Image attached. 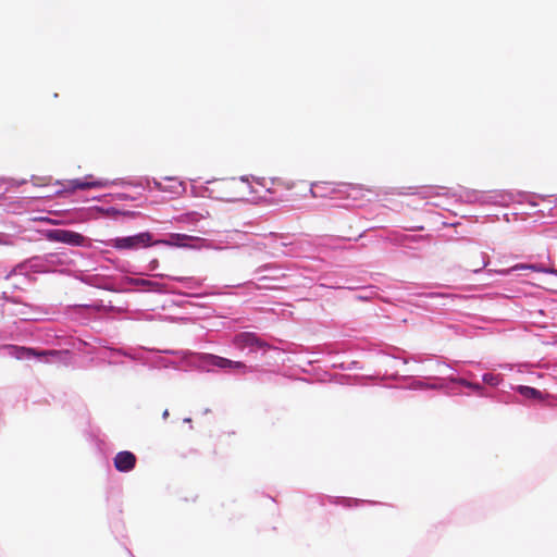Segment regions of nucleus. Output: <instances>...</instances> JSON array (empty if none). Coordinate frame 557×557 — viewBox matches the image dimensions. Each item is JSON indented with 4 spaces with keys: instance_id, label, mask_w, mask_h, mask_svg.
<instances>
[{
    "instance_id": "obj_7",
    "label": "nucleus",
    "mask_w": 557,
    "mask_h": 557,
    "mask_svg": "<svg viewBox=\"0 0 557 557\" xmlns=\"http://www.w3.org/2000/svg\"><path fill=\"white\" fill-rule=\"evenodd\" d=\"M342 187L344 189L341 191L345 193L347 197L352 198L355 200L363 197L364 193L371 191L369 188H366L359 184H343Z\"/></svg>"
},
{
    "instance_id": "obj_17",
    "label": "nucleus",
    "mask_w": 557,
    "mask_h": 557,
    "mask_svg": "<svg viewBox=\"0 0 557 557\" xmlns=\"http://www.w3.org/2000/svg\"><path fill=\"white\" fill-rule=\"evenodd\" d=\"M4 244V240L2 239V235L0 234V245Z\"/></svg>"
},
{
    "instance_id": "obj_14",
    "label": "nucleus",
    "mask_w": 557,
    "mask_h": 557,
    "mask_svg": "<svg viewBox=\"0 0 557 557\" xmlns=\"http://www.w3.org/2000/svg\"><path fill=\"white\" fill-rule=\"evenodd\" d=\"M24 351H25V354H26L27 356L35 355L34 350H33V349H30V348H28V349H24Z\"/></svg>"
},
{
    "instance_id": "obj_12",
    "label": "nucleus",
    "mask_w": 557,
    "mask_h": 557,
    "mask_svg": "<svg viewBox=\"0 0 557 557\" xmlns=\"http://www.w3.org/2000/svg\"><path fill=\"white\" fill-rule=\"evenodd\" d=\"M524 269H530V270H533V271L536 270L535 265H532V264L531 265H529V264H517V265H515L512 268V270H524Z\"/></svg>"
},
{
    "instance_id": "obj_8",
    "label": "nucleus",
    "mask_w": 557,
    "mask_h": 557,
    "mask_svg": "<svg viewBox=\"0 0 557 557\" xmlns=\"http://www.w3.org/2000/svg\"><path fill=\"white\" fill-rule=\"evenodd\" d=\"M517 389H518L519 394L525 398L536 399L540 401L544 400V395L542 394V392L534 387L520 385V386H518Z\"/></svg>"
},
{
    "instance_id": "obj_6",
    "label": "nucleus",
    "mask_w": 557,
    "mask_h": 557,
    "mask_svg": "<svg viewBox=\"0 0 557 557\" xmlns=\"http://www.w3.org/2000/svg\"><path fill=\"white\" fill-rule=\"evenodd\" d=\"M108 182L104 180H94L92 175H87L84 180H72L69 182V188L71 190L75 189H89V188H100L107 186Z\"/></svg>"
},
{
    "instance_id": "obj_3",
    "label": "nucleus",
    "mask_w": 557,
    "mask_h": 557,
    "mask_svg": "<svg viewBox=\"0 0 557 557\" xmlns=\"http://www.w3.org/2000/svg\"><path fill=\"white\" fill-rule=\"evenodd\" d=\"M234 345L238 349L251 348V349H265L268 344L259 338L255 333L243 332L237 334L233 341Z\"/></svg>"
},
{
    "instance_id": "obj_15",
    "label": "nucleus",
    "mask_w": 557,
    "mask_h": 557,
    "mask_svg": "<svg viewBox=\"0 0 557 557\" xmlns=\"http://www.w3.org/2000/svg\"><path fill=\"white\" fill-rule=\"evenodd\" d=\"M487 376H488L487 374H485V375H484V381H485V382L491 381V377H487Z\"/></svg>"
},
{
    "instance_id": "obj_16",
    "label": "nucleus",
    "mask_w": 557,
    "mask_h": 557,
    "mask_svg": "<svg viewBox=\"0 0 557 557\" xmlns=\"http://www.w3.org/2000/svg\"><path fill=\"white\" fill-rule=\"evenodd\" d=\"M487 376H488L487 374H485V375H484V381H485V382L491 381V377H487Z\"/></svg>"
},
{
    "instance_id": "obj_13",
    "label": "nucleus",
    "mask_w": 557,
    "mask_h": 557,
    "mask_svg": "<svg viewBox=\"0 0 557 557\" xmlns=\"http://www.w3.org/2000/svg\"><path fill=\"white\" fill-rule=\"evenodd\" d=\"M141 284L146 285V286H154L156 285V283H153L151 281H143Z\"/></svg>"
},
{
    "instance_id": "obj_5",
    "label": "nucleus",
    "mask_w": 557,
    "mask_h": 557,
    "mask_svg": "<svg viewBox=\"0 0 557 557\" xmlns=\"http://www.w3.org/2000/svg\"><path fill=\"white\" fill-rule=\"evenodd\" d=\"M114 467L120 472H128L135 468L136 456L127 450L120 451L114 457Z\"/></svg>"
},
{
    "instance_id": "obj_4",
    "label": "nucleus",
    "mask_w": 557,
    "mask_h": 557,
    "mask_svg": "<svg viewBox=\"0 0 557 557\" xmlns=\"http://www.w3.org/2000/svg\"><path fill=\"white\" fill-rule=\"evenodd\" d=\"M207 362L211 366L228 370L231 372L247 373L248 367L240 361H233L220 356L208 355Z\"/></svg>"
},
{
    "instance_id": "obj_11",
    "label": "nucleus",
    "mask_w": 557,
    "mask_h": 557,
    "mask_svg": "<svg viewBox=\"0 0 557 557\" xmlns=\"http://www.w3.org/2000/svg\"><path fill=\"white\" fill-rule=\"evenodd\" d=\"M413 388H424V387H429V388H437L436 385H428V384H424L423 382L421 381H417L412 384Z\"/></svg>"
},
{
    "instance_id": "obj_1",
    "label": "nucleus",
    "mask_w": 557,
    "mask_h": 557,
    "mask_svg": "<svg viewBox=\"0 0 557 557\" xmlns=\"http://www.w3.org/2000/svg\"><path fill=\"white\" fill-rule=\"evenodd\" d=\"M153 244L152 235L149 232L139 233L127 237H116L110 239L107 245L117 250H136L149 247Z\"/></svg>"
},
{
    "instance_id": "obj_10",
    "label": "nucleus",
    "mask_w": 557,
    "mask_h": 557,
    "mask_svg": "<svg viewBox=\"0 0 557 557\" xmlns=\"http://www.w3.org/2000/svg\"><path fill=\"white\" fill-rule=\"evenodd\" d=\"M459 383H461L462 385H466L470 388H473L475 392H480L482 389V387L479 384L469 383L465 380H460Z\"/></svg>"
},
{
    "instance_id": "obj_9",
    "label": "nucleus",
    "mask_w": 557,
    "mask_h": 557,
    "mask_svg": "<svg viewBox=\"0 0 557 557\" xmlns=\"http://www.w3.org/2000/svg\"><path fill=\"white\" fill-rule=\"evenodd\" d=\"M424 238H425L424 236H408V235H406L401 239V244L404 246L408 247L410 243H416V242L424 239Z\"/></svg>"
},
{
    "instance_id": "obj_2",
    "label": "nucleus",
    "mask_w": 557,
    "mask_h": 557,
    "mask_svg": "<svg viewBox=\"0 0 557 557\" xmlns=\"http://www.w3.org/2000/svg\"><path fill=\"white\" fill-rule=\"evenodd\" d=\"M48 238L52 242L63 243L75 247L84 246L86 243V237L82 234L62 228L51 230L48 233Z\"/></svg>"
}]
</instances>
